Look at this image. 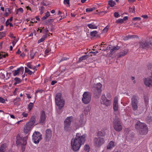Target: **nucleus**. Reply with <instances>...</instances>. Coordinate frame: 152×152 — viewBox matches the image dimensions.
I'll use <instances>...</instances> for the list:
<instances>
[{
	"label": "nucleus",
	"instance_id": "1",
	"mask_svg": "<svg viewBox=\"0 0 152 152\" xmlns=\"http://www.w3.org/2000/svg\"><path fill=\"white\" fill-rule=\"evenodd\" d=\"M86 137V134L77 133L76 137L71 140V144L72 149L75 151L79 150L81 145L84 143Z\"/></svg>",
	"mask_w": 152,
	"mask_h": 152
},
{
	"label": "nucleus",
	"instance_id": "2",
	"mask_svg": "<svg viewBox=\"0 0 152 152\" xmlns=\"http://www.w3.org/2000/svg\"><path fill=\"white\" fill-rule=\"evenodd\" d=\"M135 127L137 132L141 135H145L148 132L147 126L144 123L141 122L139 121H136Z\"/></svg>",
	"mask_w": 152,
	"mask_h": 152
},
{
	"label": "nucleus",
	"instance_id": "3",
	"mask_svg": "<svg viewBox=\"0 0 152 152\" xmlns=\"http://www.w3.org/2000/svg\"><path fill=\"white\" fill-rule=\"evenodd\" d=\"M16 143L17 145L21 146L22 150L24 151L25 149V146L27 144V136L24 137H20L19 135H18L16 137Z\"/></svg>",
	"mask_w": 152,
	"mask_h": 152
},
{
	"label": "nucleus",
	"instance_id": "4",
	"mask_svg": "<svg viewBox=\"0 0 152 152\" xmlns=\"http://www.w3.org/2000/svg\"><path fill=\"white\" fill-rule=\"evenodd\" d=\"M55 101L56 104L59 109H61L64 106L65 100L62 98L61 93H59L57 94L55 97Z\"/></svg>",
	"mask_w": 152,
	"mask_h": 152
},
{
	"label": "nucleus",
	"instance_id": "5",
	"mask_svg": "<svg viewBox=\"0 0 152 152\" xmlns=\"http://www.w3.org/2000/svg\"><path fill=\"white\" fill-rule=\"evenodd\" d=\"M91 93L89 92H85L83 95L82 101L83 103L87 104L91 101Z\"/></svg>",
	"mask_w": 152,
	"mask_h": 152
},
{
	"label": "nucleus",
	"instance_id": "6",
	"mask_svg": "<svg viewBox=\"0 0 152 152\" xmlns=\"http://www.w3.org/2000/svg\"><path fill=\"white\" fill-rule=\"evenodd\" d=\"M137 98V96L134 95L131 99V105L132 110L134 111H136L138 109L139 102Z\"/></svg>",
	"mask_w": 152,
	"mask_h": 152
},
{
	"label": "nucleus",
	"instance_id": "7",
	"mask_svg": "<svg viewBox=\"0 0 152 152\" xmlns=\"http://www.w3.org/2000/svg\"><path fill=\"white\" fill-rule=\"evenodd\" d=\"M104 138L102 137H96L94 138V142L95 146L96 147H99L105 142Z\"/></svg>",
	"mask_w": 152,
	"mask_h": 152
},
{
	"label": "nucleus",
	"instance_id": "8",
	"mask_svg": "<svg viewBox=\"0 0 152 152\" xmlns=\"http://www.w3.org/2000/svg\"><path fill=\"white\" fill-rule=\"evenodd\" d=\"M144 85L149 88L152 87V72L151 75L143 79Z\"/></svg>",
	"mask_w": 152,
	"mask_h": 152
},
{
	"label": "nucleus",
	"instance_id": "9",
	"mask_svg": "<svg viewBox=\"0 0 152 152\" xmlns=\"http://www.w3.org/2000/svg\"><path fill=\"white\" fill-rule=\"evenodd\" d=\"M42 139V135L39 132H35L32 136V140L35 144L39 143V141Z\"/></svg>",
	"mask_w": 152,
	"mask_h": 152
},
{
	"label": "nucleus",
	"instance_id": "10",
	"mask_svg": "<svg viewBox=\"0 0 152 152\" xmlns=\"http://www.w3.org/2000/svg\"><path fill=\"white\" fill-rule=\"evenodd\" d=\"M113 126L114 129L116 131H120L122 129V126L118 119H116L114 120L113 123Z\"/></svg>",
	"mask_w": 152,
	"mask_h": 152
},
{
	"label": "nucleus",
	"instance_id": "11",
	"mask_svg": "<svg viewBox=\"0 0 152 152\" xmlns=\"http://www.w3.org/2000/svg\"><path fill=\"white\" fill-rule=\"evenodd\" d=\"M100 102L101 104L108 107L110 105L111 102V100L107 99L104 95L103 94L101 96Z\"/></svg>",
	"mask_w": 152,
	"mask_h": 152
},
{
	"label": "nucleus",
	"instance_id": "12",
	"mask_svg": "<svg viewBox=\"0 0 152 152\" xmlns=\"http://www.w3.org/2000/svg\"><path fill=\"white\" fill-rule=\"evenodd\" d=\"M140 47L145 49H147L149 48H152V43L146 41L139 42Z\"/></svg>",
	"mask_w": 152,
	"mask_h": 152
},
{
	"label": "nucleus",
	"instance_id": "13",
	"mask_svg": "<svg viewBox=\"0 0 152 152\" xmlns=\"http://www.w3.org/2000/svg\"><path fill=\"white\" fill-rule=\"evenodd\" d=\"M102 84L100 83H98L95 86L94 88V93H96L100 94L102 92Z\"/></svg>",
	"mask_w": 152,
	"mask_h": 152
},
{
	"label": "nucleus",
	"instance_id": "14",
	"mask_svg": "<svg viewBox=\"0 0 152 152\" xmlns=\"http://www.w3.org/2000/svg\"><path fill=\"white\" fill-rule=\"evenodd\" d=\"M46 116L45 112L42 111L40 114L39 117V123L42 125L44 124L45 123Z\"/></svg>",
	"mask_w": 152,
	"mask_h": 152
},
{
	"label": "nucleus",
	"instance_id": "15",
	"mask_svg": "<svg viewBox=\"0 0 152 152\" xmlns=\"http://www.w3.org/2000/svg\"><path fill=\"white\" fill-rule=\"evenodd\" d=\"M52 135L51 130L50 129H47L46 130L45 139L47 142L49 141L51 138Z\"/></svg>",
	"mask_w": 152,
	"mask_h": 152
},
{
	"label": "nucleus",
	"instance_id": "16",
	"mask_svg": "<svg viewBox=\"0 0 152 152\" xmlns=\"http://www.w3.org/2000/svg\"><path fill=\"white\" fill-rule=\"evenodd\" d=\"M86 121V118L84 115L83 114H81L79 120V125L80 126H83L85 125Z\"/></svg>",
	"mask_w": 152,
	"mask_h": 152
},
{
	"label": "nucleus",
	"instance_id": "17",
	"mask_svg": "<svg viewBox=\"0 0 152 152\" xmlns=\"http://www.w3.org/2000/svg\"><path fill=\"white\" fill-rule=\"evenodd\" d=\"M32 126L27 123L25 126L24 129V132L26 134L28 133L32 129Z\"/></svg>",
	"mask_w": 152,
	"mask_h": 152
},
{
	"label": "nucleus",
	"instance_id": "18",
	"mask_svg": "<svg viewBox=\"0 0 152 152\" xmlns=\"http://www.w3.org/2000/svg\"><path fill=\"white\" fill-rule=\"evenodd\" d=\"M115 146V142L113 141H110L108 144L107 146V149L108 150H112Z\"/></svg>",
	"mask_w": 152,
	"mask_h": 152
},
{
	"label": "nucleus",
	"instance_id": "19",
	"mask_svg": "<svg viewBox=\"0 0 152 152\" xmlns=\"http://www.w3.org/2000/svg\"><path fill=\"white\" fill-rule=\"evenodd\" d=\"M73 118V117L72 116L67 117L64 121V124L70 125Z\"/></svg>",
	"mask_w": 152,
	"mask_h": 152
},
{
	"label": "nucleus",
	"instance_id": "20",
	"mask_svg": "<svg viewBox=\"0 0 152 152\" xmlns=\"http://www.w3.org/2000/svg\"><path fill=\"white\" fill-rule=\"evenodd\" d=\"M7 148V146L6 144H2L0 147V151L5 152Z\"/></svg>",
	"mask_w": 152,
	"mask_h": 152
},
{
	"label": "nucleus",
	"instance_id": "21",
	"mask_svg": "<svg viewBox=\"0 0 152 152\" xmlns=\"http://www.w3.org/2000/svg\"><path fill=\"white\" fill-rule=\"evenodd\" d=\"M87 26L90 29H95L97 28V26L94 22L91 23L87 24Z\"/></svg>",
	"mask_w": 152,
	"mask_h": 152
},
{
	"label": "nucleus",
	"instance_id": "22",
	"mask_svg": "<svg viewBox=\"0 0 152 152\" xmlns=\"http://www.w3.org/2000/svg\"><path fill=\"white\" fill-rule=\"evenodd\" d=\"M25 65L29 69L34 70V72L37 70V69H36V67L35 66L31 64V62L27 63L25 64Z\"/></svg>",
	"mask_w": 152,
	"mask_h": 152
},
{
	"label": "nucleus",
	"instance_id": "23",
	"mask_svg": "<svg viewBox=\"0 0 152 152\" xmlns=\"http://www.w3.org/2000/svg\"><path fill=\"white\" fill-rule=\"evenodd\" d=\"M145 109V107L143 105H140L137 111V113H138L140 114L143 112Z\"/></svg>",
	"mask_w": 152,
	"mask_h": 152
},
{
	"label": "nucleus",
	"instance_id": "24",
	"mask_svg": "<svg viewBox=\"0 0 152 152\" xmlns=\"http://www.w3.org/2000/svg\"><path fill=\"white\" fill-rule=\"evenodd\" d=\"M35 122V118L34 116H32L31 117V118L29 121L27 123L31 126H32L34 125Z\"/></svg>",
	"mask_w": 152,
	"mask_h": 152
},
{
	"label": "nucleus",
	"instance_id": "25",
	"mask_svg": "<svg viewBox=\"0 0 152 152\" xmlns=\"http://www.w3.org/2000/svg\"><path fill=\"white\" fill-rule=\"evenodd\" d=\"M24 69L23 67H20L17 70H15L14 73V75L15 76L18 75L20 72H23Z\"/></svg>",
	"mask_w": 152,
	"mask_h": 152
},
{
	"label": "nucleus",
	"instance_id": "26",
	"mask_svg": "<svg viewBox=\"0 0 152 152\" xmlns=\"http://www.w3.org/2000/svg\"><path fill=\"white\" fill-rule=\"evenodd\" d=\"M129 50L127 49H125L123 51L120 53L119 57L124 56L126 55L128 52Z\"/></svg>",
	"mask_w": 152,
	"mask_h": 152
},
{
	"label": "nucleus",
	"instance_id": "27",
	"mask_svg": "<svg viewBox=\"0 0 152 152\" xmlns=\"http://www.w3.org/2000/svg\"><path fill=\"white\" fill-rule=\"evenodd\" d=\"M70 125L64 124V130L66 132H69L70 130Z\"/></svg>",
	"mask_w": 152,
	"mask_h": 152
},
{
	"label": "nucleus",
	"instance_id": "28",
	"mask_svg": "<svg viewBox=\"0 0 152 152\" xmlns=\"http://www.w3.org/2000/svg\"><path fill=\"white\" fill-rule=\"evenodd\" d=\"M47 37L46 35H43L42 38L38 40V43L39 44L40 43L43 41Z\"/></svg>",
	"mask_w": 152,
	"mask_h": 152
},
{
	"label": "nucleus",
	"instance_id": "29",
	"mask_svg": "<svg viewBox=\"0 0 152 152\" xmlns=\"http://www.w3.org/2000/svg\"><path fill=\"white\" fill-rule=\"evenodd\" d=\"M50 16V14L49 12H47L46 13L44 16L42 18V20H44Z\"/></svg>",
	"mask_w": 152,
	"mask_h": 152
},
{
	"label": "nucleus",
	"instance_id": "30",
	"mask_svg": "<svg viewBox=\"0 0 152 152\" xmlns=\"http://www.w3.org/2000/svg\"><path fill=\"white\" fill-rule=\"evenodd\" d=\"M113 110L115 111H117L118 110V104H113Z\"/></svg>",
	"mask_w": 152,
	"mask_h": 152
},
{
	"label": "nucleus",
	"instance_id": "31",
	"mask_svg": "<svg viewBox=\"0 0 152 152\" xmlns=\"http://www.w3.org/2000/svg\"><path fill=\"white\" fill-rule=\"evenodd\" d=\"M108 4L111 7H113L115 4V3L114 1L110 0L108 1Z\"/></svg>",
	"mask_w": 152,
	"mask_h": 152
},
{
	"label": "nucleus",
	"instance_id": "32",
	"mask_svg": "<svg viewBox=\"0 0 152 152\" xmlns=\"http://www.w3.org/2000/svg\"><path fill=\"white\" fill-rule=\"evenodd\" d=\"M41 4L45 6H48L50 4L49 2L46 0H44L42 1Z\"/></svg>",
	"mask_w": 152,
	"mask_h": 152
},
{
	"label": "nucleus",
	"instance_id": "33",
	"mask_svg": "<svg viewBox=\"0 0 152 152\" xmlns=\"http://www.w3.org/2000/svg\"><path fill=\"white\" fill-rule=\"evenodd\" d=\"M14 80L15 82L14 83L15 85L18 84L21 82L20 79L18 77H15L14 79Z\"/></svg>",
	"mask_w": 152,
	"mask_h": 152
},
{
	"label": "nucleus",
	"instance_id": "34",
	"mask_svg": "<svg viewBox=\"0 0 152 152\" xmlns=\"http://www.w3.org/2000/svg\"><path fill=\"white\" fill-rule=\"evenodd\" d=\"M97 32L96 31H94L91 32L90 35L92 37H95L97 34Z\"/></svg>",
	"mask_w": 152,
	"mask_h": 152
},
{
	"label": "nucleus",
	"instance_id": "35",
	"mask_svg": "<svg viewBox=\"0 0 152 152\" xmlns=\"http://www.w3.org/2000/svg\"><path fill=\"white\" fill-rule=\"evenodd\" d=\"M95 9L94 7H93L92 8H88L86 9V12H90L92 11Z\"/></svg>",
	"mask_w": 152,
	"mask_h": 152
},
{
	"label": "nucleus",
	"instance_id": "36",
	"mask_svg": "<svg viewBox=\"0 0 152 152\" xmlns=\"http://www.w3.org/2000/svg\"><path fill=\"white\" fill-rule=\"evenodd\" d=\"M45 9V8L43 6L41 7L39 9V10L40 11V14H42L44 12V10Z\"/></svg>",
	"mask_w": 152,
	"mask_h": 152
},
{
	"label": "nucleus",
	"instance_id": "37",
	"mask_svg": "<svg viewBox=\"0 0 152 152\" xmlns=\"http://www.w3.org/2000/svg\"><path fill=\"white\" fill-rule=\"evenodd\" d=\"M33 106V104L31 102L28 105V108L29 111L31 110Z\"/></svg>",
	"mask_w": 152,
	"mask_h": 152
},
{
	"label": "nucleus",
	"instance_id": "38",
	"mask_svg": "<svg viewBox=\"0 0 152 152\" xmlns=\"http://www.w3.org/2000/svg\"><path fill=\"white\" fill-rule=\"evenodd\" d=\"M134 35H128L127 36H126L125 38V40H127L128 39H130L131 38H132L133 37H134Z\"/></svg>",
	"mask_w": 152,
	"mask_h": 152
},
{
	"label": "nucleus",
	"instance_id": "39",
	"mask_svg": "<svg viewBox=\"0 0 152 152\" xmlns=\"http://www.w3.org/2000/svg\"><path fill=\"white\" fill-rule=\"evenodd\" d=\"M124 22L123 19L119 18L117 20L116 23H123Z\"/></svg>",
	"mask_w": 152,
	"mask_h": 152
},
{
	"label": "nucleus",
	"instance_id": "40",
	"mask_svg": "<svg viewBox=\"0 0 152 152\" xmlns=\"http://www.w3.org/2000/svg\"><path fill=\"white\" fill-rule=\"evenodd\" d=\"M129 11L130 12L134 13L135 12V7L133 6L132 7L130 8Z\"/></svg>",
	"mask_w": 152,
	"mask_h": 152
},
{
	"label": "nucleus",
	"instance_id": "41",
	"mask_svg": "<svg viewBox=\"0 0 152 152\" xmlns=\"http://www.w3.org/2000/svg\"><path fill=\"white\" fill-rule=\"evenodd\" d=\"M5 75L4 73L0 72V79H4L5 78Z\"/></svg>",
	"mask_w": 152,
	"mask_h": 152
},
{
	"label": "nucleus",
	"instance_id": "42",
	"mask_svg": "<svg viewBox=\"0 0 152 152\" xmlns=\"http://www.w3.org/2000/svg\"><path fill=\"white\" fill-rule=\"evenodd\" d=\"M70 0H64L63 1V3L64 4H67L69 6L70 5V2H69Z\"/></svg>",
	"mask_w": 152,
	"mask_h": 152
},
{
	"label": "nucleus",
	"instance_id": "43",
	"mask_svg": "<svg viewBox=\"0 0 152 152\" xmlns=\"http://www.w3.org/2000/svg\"><path fill=\"white\" fill-rule=\"evenodd\" d=\"M48 30L47 28L43 30V33L45 34L44 35H46L47 37V36L48 35Z\"/></svg>",
	"mask_w": 152,
	"mask_h": 152
},
{
	"label": "nucleus",
	"instance_id": "44",
	"mask_svg": "<svg viewBox=\"0 0 152 152\" xmlns=\"http://www.w3.org/2000/svg\"><path fill=\"white\" fill-rule=\"evenodd\" d=\"M37 52L34 53L33 52H31L30 54V57L31 59H32L34 58V56L35 55L36 53Z\"/></svg>",
	"mask_w": 152,
	"mask_h": 152
},
{
	"label": "nucleus",
	"instance_id": "45",
	"mask_svg": "<svg viewBox=\"0 0 152 152\" xmlns=\"http://www.w3.org/2000/svg\"><path fill=\"white\" fill-rule=\"evenodd\" d=\"M90 147L89 145H86L84 147L85 150L87 151H88L89 150Z\"/></svg>",
	"mask_w": 152,
	"mask_h": 152
},
{
	"label": "nucleus",
	"instance_id": "46",
	"mask_svg": "<svg viewBox=\"0 0 152 152\" xmlns=\"http://www.w3.org/2000/svg\"><path fill=\"white\" fill-rule=\"evenodd\" d=\"M87 58V56H84L80 57L79 59L80 61H82L83 60L86 59Z\"/></svg>",
	"mask_w": 152,
	"mask_h": 152
},
{
	"label": "nucleus",
	"instance_id": "47",
	"mask_svg": "<svg viewBox=\"0 0 152 152\" xmlns=\"http://www.w3.org/2000/svg\"><path fill=\"white\" fill-rule=\"evenodd\" d=\"M0 21L2 23H3L5 21V19L4 17H2L0 18Z\"/></svg>",
	"mask_w": 152,
	"mask_h": 152
},
{
	"label": "nucleus",
	"instance_id": "48",
	"mask_svg": "<svg viewBox=\"0 0 152 152\" xmlns=\"http://www.w3.org/2000/svg\"><path fill=\"white\" fill-rule=\"evenodd\" d=\"M141 18L139 17H135L133 18V20L134 21H137V20H141Z\"/></svg>",
	"mask_w": 152,
	"mask_h": 152
},
{
	"label": "nucleus",
	"instance_id": "49",
	"mask_svg": "<svg viewBox=\"0 0 152 152\" xmlns=\"http://www.w3.org/2000/svg\"><path fill=\"white\" fill-rule=\"evenodd\" d=\"M23 9L22 8H19L16 12V14H18V12H20L21 13H23Z\"/></svg>",
	"mask_w": 152,
	"mask_h": 152
},
{
	"label": "nucleus",
	"instance_id": "50",
	"mask_svg": "<svg viewBox=\"0 0 152 152\" xmlns=\"http://www.w3.org/2000/svg\"><path fill=\"white\" fill-rule=\"evenodd\" d=\"M144 102L146 105L148 104V97H145L144 98Z\"/></svg>",
	"mask_w": 152,
	"mask_h": 152
},
{
	"label": "nucleus",
	"instance_id": "51",
	"mask_svg": "<svg viewBox=\"0 0 152 152\" xmlns=\"http://www.w3.org/2000/svg\"><path fill=\"white\" fill-rule=\"evenodd\" d=\"M109 28V27L108 26H106L103 30V31L104 32H107Z\"/></svg>",
	"mask_w": 152,
	"mask_h": 152
},
{
	"label": "nucleus",
	"instance_id": "52",
	"mask_svg": "<svg viewBox=\"0 0 152 152\" xmlns=\"http://www.w3.org/2000/svg\"><path fill=\"white\" fill-rule=\"evenodd\" d=\"M118 104V98L117 97H115L114 99L113 104Z\"/></svg>",
	"mask_w": 152,
	"mask_h": 152
},
{
	"label": "nucleus",
	"instance_id": "53",
	"mask_svg": "<svg viewBox=\"0 0 152 152\" xmlns=\"http://www.w3.org/2000/svg\"><path fill=\"white\" fill-rule=\"evenodd\" d=\"M20 99L19 97L16 98L13 101V102L14 103H16L17 102H19L20 101Z\"/></svg>",
	"mask_w": 152,
	"mask_h": 152
},
{
	"label": "nucleus",
	"instance_id": "54",
	"mask_svg": "<svg viewBox=\"0 0 152 152\" xmlns=\"http://www.w3.org/2000/svg\"><path fill=\"white\" fill-rule=\"evenodd\" d=\"M5 102V99L1 97H0V102L4 103Z\"/></svg>",
	"mask_w": 152,
	"mask_h": 152
},
{
	"label": "nucleus",
	"instance_id": "55",
	"mask_svg": "<svg viewBox=\"0 0 152 152\" xmlns=\"http://www.w3.org/2000/svg\"><path fill=\"white\" fill-rule=\"evenodd\" d=\"M114 16L115 18H117L120 17L118 13V12H115L114 14Z\"/></svg>",
	"mask_w": 152,
	"mask_h": 152
},
{
	"label": "nucleus",
	"instance_id": "56",
	"mask_svg": "<svg viewBox=\"0 0 152 152\" xmlns=\"http://www.w3.org/2000/svg\"><path fill=\"white\" fill-rule=\"evenodd\" d=\"M6 55L4 54L0 53V59L2 58H5Z\"/></svg>",
	"mask_w": 152,
	"mask_h": 152
},
{
	"label": "nucleus",
	"instance_id": "57",
	"mask_svg": "<svg viewBox=\"0 0 152 152\" xmlns=\"http://www.w3.org/2000/svg\"><path fill=\"white\" fill-rule=\"evenodd\" d=\"M50 50L49 48H47L45 51V54L47 55L48 53L50 52Z\"/></svg>",
	"mask_w": 152,
	"mask_h": 152
},
{
	"label": "nucleus",
	"instance_id": "58",
	"mask_svg": "<svg viewBox=\"0 0 152 152\" xmlns=\"http://www.w3.org/2000/svg\"><path fill=\"white\" fill-rule=\"evenodd\" d=\"M23 117H26L28 115V114L25 112H23L22 114Z\"/></svg>",
	"mask_w": 152,
	"mask_h": 152
},
{
	"label": "nucleus",
	"instance_id": "59",
	"mask_svg": "<svg viewBox=\"0 0 152 152\" xmlns=\"http://www.w3.org/2000/svg\"><path fill=\"white\" fill-rule=\"evenodd\" d=\"M113 47V46H112V45H109L107 47V50L108 49V50H111Z\"/></svg>",
	"mask_w": 152,
	"mask_h": 152
},
{
	"label": "nucleus",
	"instance_id": "60",
	"mask_svg": "<svg viewBox=\"0 0 152 152\" xmlns=\"http://www.w3.org/2000/svg\"><path fill=\"white\" fill-rule=\"evenodd\" d=\"M113 48L116 51V50L119 49L120 47L118 46H117L115 47H113Z\"/></svg>",
	"mask_w": 152,
	"mask_h": 152
},
{
	"label": "nucleus",
	"instance_id": "61",
	"mask_svg": "<svg viewBox=\"0 0 152 152\" xmlns=\"http://www.w3.org/2000/svg\"><path fill=\"white\" fill-rule=\"evenodd\" d=\"M115 52H116V51L113 48V47L111 50L110 51V52L111 54H113Z\"/></svg>",
	"mask_w": 152,
	"mask_h": 152
},
{
	"label": "nucleus",
	"instance_id": "62",
	"mask_svg": "<svg viewBox=\"0 0 152 152\" xmlns=\"http://www.w3.org/2000/svg\"><path fill=\"white\" fill-rule=\"evenodd\" d=\"M29 69H28L26 67H25V72L27 73L28 71L29 70Z\"/></svg>",
	"mask_w": 152,
	"mask_h": 152
},
{
	"label": "nucleus",
	"instance_id": "63",
	"mask_svg": "<svg viewBox=\"0 0 152 152\" xmlns=\"http://www.w3.org/2000/svg\"><path fill=\"white\" fill-rule=\"evenodd\" d=\"M107 96V98H110L111 97V94L110 93H108L106 95Z\"/></svg>",
	"mask_w": 152,
	"mask_h": 152
},
{
	"label": "nucleus",
	"instance_id": "64",
	"mask_svg": "<svg viewBox=\"0 0 152 152\" xmlns=\"http://www.w3.org/2000/svg\"><path fill=\"white\" fill-rule=\"evenodd\" d=\"M142 17H143L145 19H147L148 18V16L147 15H143L141 16Z\"/></svg>",
	"mask_w": 152,
	"mask_h": 152
}]
</instances>
